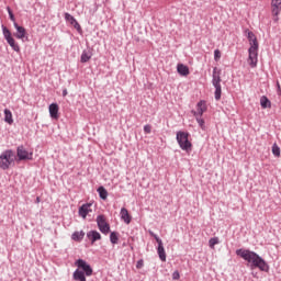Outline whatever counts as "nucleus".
Here are the masks:
<instances>
[{
	"label": "nucleus",
	"instance_id": "obj_1",
	"mask_svg": "<svg viewBox=\"0 0 281 281\" xmlns=\"http://www.w3.org/2000/svg\"><path fill=\"white\" fill-rule=\"evenodd\" d=\"M236 254L240 258L246 260V262H249L251 267H255L260 271H269V265L267 263V261H265V259L259 257L258 254L247 249H237Z\"/></svg>",
	"mask_w": 281,
	"mask_h": 281
},
{
	"label": "nucleus",
	"instance_id": "obj_2",
	"mask_svg": "<svg viewBox=\"0 0 281 281\" xmlns=\"http://www.w3.org/2000/svg\"><path fill=\"white\" fill-rule=\"evenodd\" d=\"M76 267H78V269L72 274L74 280L87 281V277L93 276V268H91L87 261L79 259L76 261Z\"/></svg>",
	"mask_w": 281,
	"mask_h": 281
},
{
	"label": "nucleus",
	"instance_id": "obj_3",
	"mask_svg": "<svg viewBox=\"0 0 281 281\" xmlns=\"http://www.w3.org/2000/svg\"><path fill=\"white\" fill-rule=\"evenodd\" d=\"M14 161H16V155L12 149L4 150L0 155V168L2 170H8L11 166H14Z\"/></svg>",
	"mask_w": 281,
	"mask_h": 281
},
{
	"label": "nucleus",
	"instance_id": "obj_4",
	"mask_svg": "<svg viewBox=\"0 0 281 281\" xmlns=\"http://www.w3.org/2000/svg\"><path fill=\"white\" fill-rule=\"evenodd\" d=\"M176 139L181 150H186V153L192 150V142H190V134L188 132H177Z\"/></svg>",
	"mask_w": 281,
	"mask_h": 281
},
{
	"label": "nucleus",
	"instance_id": "obj_5",
	"mask_svg": "<svg viewBox=\"0 0 281 281\" xmlns=\"http://www.w3.org/2000/svg\"><path fill=\"white\" fill-rule=\"evenodd\" d=\"M2 34L7 43H9L10 47L13 48V52H16V53L21 52V46H19L14 37H12V32H10L8 27L2 26Z\"/></svg>",
	"mask_w": 281,
	"mask_h": 281
},
{
	"label": "nucleus",
	"instance_id": "obj_6",
	"mask_svg": "<svg viewBox=\"0 0 281 281\" xmlns=\"http://www.w3.org/2000/svg\"><path fill=\"white\" fill-rule=\"evenodd\" d=\"M18 161H31L34 157V153L29 151L23 146H19L16 149Z\"/></svg>",
	"mask_w": 281,
	"mask_h": 281
},
{
	"label": "nucleus",
	"instance_id": "obj_7",
	"mask_svg": "<svg viewBox=\"0 0 281 281\" xmlns=\"http://www.w3.org/2000/svg\"><path fill=\"white\" fill-rule=\"evenodd\" d=\"M249 57H248V65L252 68L257 67L258 65V46H250L248 49Z\"/></svg>",
	"mask_w": 281,
	"mask_h": 281
},
{
	"label": "nucleus",
	"instance_id": "obj_8",
	"mask_svg": "<svg viewBox=\"0 0 281 281\" xmlns=\"http://www.w3.org/2000/svg\"><path fill=\"white\" fill-rule=\"evenodd\" d=\"M97 225L101 234H109V232H111V226L109 225V222H106L104 215H99L97 217Z\"/></svg>",
	"mask_w": 281,
	"mask_h": 281
},
{
	"label": "nucleus",
	"instance_id": "obj_9",
	"mask_svg": "<svg viewBox=\"0 0 281 281\" xmlns=\"http://www.w3.org/2000/svg\"><path fill=\"white\" fill-rule=\"evenodd\" d=\"M280 12H281V0H271V14L276 23L280 21V18H279Z\"/></svg>",
	"mask_w": 281,
	"mask_h": 281
},
{
	"label": "nucleus",
	"instance_id": "obj_10",
	"mask_svg": "<svg viewBox=\"0 0 281 281\" xmlns=\"http://www.w3.org/2000/svg\"><path fill=\"white\" fill-rule=\"evenodd\" d=\"M149 234L155 238L156 243H158L157 251L160 260L166 262V249L164 248V241H161V239L155 233L149 232Z\"/></svg>",
	"mask_w": 281,
	"mask_h": 281
},
{
	"label": "nucleus",
	"instance_id": "obj_11",
	"mask_svg": "<svg viewBox=\"0 0 281 281\" xmlns=\"http://www.w3.org/2000/svg\"><path fill=\"white\" fill-rule=\"evenodd\" d=\"M207 111V103L205 101H200L196 104V111H192L193 116H203V113Z\"/></svg>",
	"mask_w": 281,
	"mask_h": 281
},
{
	"label": "nucleus",
	"instance_id": "obj_12",
	"mask_svg": "<svg viewBox=\"0 0 281 281\" xmlns=\"http://www.w3.org/2000/svg\"><path fill=\"white\" fill-rule=\"evenodd\" d=\"M65 19L68 23H70V25L75 27V30H77V32H80V33L82 32V27L80 26V23H78L76 18H74V15L69 13H65Z\"/></svg>",
	"mask_w": 281,
	"mask_h": 281
},
{
	"label": "nucleus",
	"instance_id": "obj_13",
	"mask_svg": "<svg viewBox=\"0 0 281 281\" xmlns=\"http://www.w3.org/2000/svg\"><path fill=\"white\" fill-rule=\"evenodd\" d=\"M14 27L16 30V33L14 34L15 38L23 41V38H25V34H27V31H25V27L20 26L16 22H14Z\"/></svg>",
	"mask_w": 281,
	"mask_h": 281
},
{
	"label": "nucleus",
	"instance_id": "obj_14",
	"mask_svg": "<svg viewBox=\"0 0 281 281\" xmlns=\"http://www.w3.org/2000/svg\"><path fill=\"white\" fill-rule=\"evenodd\" d=\"M177 71L180 76H184V77L190 76V68L183 64L177 65Z\"/></svg>",
	"mask_w": 281,
	"mask_h": 281
},
{
	"label": "nucleus",
	"instance_id": "obj_15",
	"mask_svg": "<svg viewBox=\"0 0 281 281\" xmlns=\"http://www.w3.org/2000/svg\"><path fill=\"white\" fill-rule=\"evenodd\" d=\"M48 111H49V115L53 120H58V111H59V108L56 103H52L49 106H48Z\"/></svg>",
	"mask_w": 281,
	"mask_h": 281
},
{
	"label": "nucleus",
	"instance_id": "obj_16",
	"mask_svg": "<svg viewBox=\"0 0 281 281\" xmlns=\"http://www.w3.org/2000/svg\"><path fill=\"white\" fill-rule=\"evenodd\" d=\"M87 236L91 243H95V240H102V235L98 231H90L87 233Z\"/></svg>",
	"mask_w": 281,
	"mask_h": 281
},
{
	"label": "nucleus",
	"instance_id": "obj_17",
	"mask_svg": "<svg viewBox=\"0 0 281 281\" xmlns=\"http://www.w3.org/2000/svg\"><path fill=\"white\" fill-rule=\"evenodd\" d=\"M89 212H91V203L83 204L79 209V216H81V218H87V214H89Z\"/></svg>",
	"mask_w": 281,
	"mask_h": 281
},
{
	"label": "nucleus",
	"instance_id": "obj_18",
	"mask_svg": "<svg viewBox=\"0 0 281 281\" xmlns=\"http://www.w3.org/2000/svg\"><path fill=\"white\" fill-rule=\"evenodd\" d=\"M121 218L122 221H124V223H126V225L131 224L132 217L127 209L125 207L121 209Z\"/></svg>",
	"mask_w": 281,
	"mask_h": 281
},
{
	"label": "nucleus",
	"instance_id": "obj_19",
	"mask_svg": "<svg viewBox=\"0 0 281 281\" xmlns=\"http://www.w3.org/2000/svg\"><path fill=\"white\" fill-rule=\"evenodd\" d=\"M248 41L250 47H258V38L256 37V34L254 32L248 31Z\"/></svg>",
	"mask_w": 281,
	"mask_h": 281
},
{
	"label": "nucleus",
	"instance_id": "obj_20",
	"mask_svg": "<svg viewBox=\"0 0 281 281\" xmlns=\"http://www.w3.org/2000/svg\"><path fill=\"white\" fill-rule=\"evenodd\" d=\"M93 56L91 50H83L80 57V63H89Z\"/></svg>",
	"mask_w": 281,
	"mask_h": 281
},
{
	"label": "nucleus",
	"instance_id": "obj_21",
	"mask_svg": "<svg viewBox=\"0 0 281 281\" xmlns=\"http://www.w3.org/2000/svg\"><path fill=\"white\" fill-rule=\"evenodd\" d=\"M213 87H221V74L216 72V68L213 70Z\"/></svg>",
	"mask_w": 281,
	"mask_h": 281
},
{
	"label": "nucleus",
	"instance_id": "obj_22",
	"mask_svg": "<svg viewBox=\"0 0 281 281\" xmlns=\"http://www.w3.org/2000/svg\"><path fill=\"white\" fill-rule=\"evenodd\" d=\"M4 122L10 125L14 124V119H12V111L9 109L4 110Z\"/></svg>",
	"mask_w": 281,
	"mask_h": 281
},
{
	"label": "nucleus",
	"instance_id": "obj_23",
	"mask_svg": "<svg viewBox=\"0 0 281 281\" xmlns=\"http://www.w3.org/2000/svg\"><path fill=\"white\" fill-rule=\"evenodd\" d=\"M260 104H261V108L263 109H271V101L269 100V98L265 95L260 98Z\"/></svg>",
	"mask_w": 281,
	"mask_h": 281
},
{
	"label": "nucleus",
	"instance_id": "obj_24",
	"mask_svg": "<svg viewBox=\"0 0 281 281\" xmlns=\"http://www.w3.org/2000/svg\"><path fill=\"white\" fill-rule=\"evenodd\" d=\"M98 192H99L100 199H102L103 201H106L109 196V192L106 191V189H104V187H99Z\"/></svg>",
	"mask_w": 281,
	"mask_h": 281
},
{
	"label": "nucleus",
	"instance_id": "obj_25",
	"mask_svg": "<svg viewBox=\"0 0 281 281\" xmlns=\"http://www.w3.org/2000/svg\"><path fill=\"white\" fill-rule=\"evenodd\" d=\"M119 240H120V235L115 232H112L110 234V241L112 243V245H117Z\"/></svg>",
	"mask_w": 281,
	"mask_h": 281
},
{
	"label": "nucleus",
	"instance_id": "obj_26",
	"mask_svg": "<svg viewBox=\"0 0 281 281\" xmlns=\"http://www.w3.org/2000/svg\"><path fill=\"white\" fill-rule=\"evenodd\" d=\"M72 240H82V238H85V232L80 231V232H75L72 234Z\"/></svg>",
	"mask_w": 281,
	"mask_h": 281
},
{
	"label": "nucleus",
	"instance_id": "obj_27",
	"mask_svg": "<svg viewBox=\"0 0 281 281\" xmlns=\"http://www.w3.org/2000/svg\"><path fill=\"white\" fill-rule=\"evenodd\" d=\"M200 128H202V131H205V120H203V116H194Z\"/></svg>",
	"mask_w": 281,
	"mask_h": 281
},
{
	"label": "nucleus",
	"instance_id": "obj_28",
	"mask_svg": "<svg viewBox=\"0 0 281 281\" xmlns=\"http://www.w3.org/2000/svg\"><path fill=\"white\" fill-rule=\"evenodd\" d=\"M218 243H221L218 237H213L209 240V246L211 247V249H214V246L218 245Z\"/></svg>",
	"mask_w": 281,
	"mask_h": 281
},
{
	"label": "nucleus",
	"instance_id": "obj_29",
	"mask_svg": "<svg viewBox=\"0 0 281 281\" xmlns=\"http://www.w3.org/2000/svg\"><path fill=\"white\" fill-rule=\"evenodd\" d=\"M272 154L274 157H280V146H278L276 143L272 145Z\"/></svg>",
	"mask_w": 281,
	"mask_h": 281
},
{
	"label": "nucleus",
	"instance_id": "obj_30",
	"mask_svg": "<svg viewBox=\"0 0 281 281\" xmlns=\"http://www.w3.org/2000/svg\"><path fill=\"white\" fill-rule=\"evenodd\" d=\"M222 89L221 86H215V100H221Z\"/></svg>",
	"mask_w": 281,
	"mask_h": 281
},
{
	"label": "nucleus",
	"instance_id": "obj_31",
	"mask_svg": "<svg viewBox=\"0 0 281 281\" xmlns=\"http://www.w3.org/2000/svg\"><path fill=\"white\" fill-rule=\"evenodd\" d=\"M214 60L216 61L221 60V50L218 49L214 50Z\"/></svg>",
	"mask_w": 281,
	"mask_h": 281
},
{
	"label": "nucleus",
	"instance_id": "obj_32",
	"mask_svg": "<svg viewBox=\"0 0 281 281\" xmlns=\"http://www.w3.org/2000/svg\"><path fill=\"white\" fill-rule=\"evenodd\" d=\"M151 131H153V126H150V125H148V124L144 126V132H145L147 135L150 134Z\"/></svg>",
	"mask_w": 281,
	"mask_h": 281
},
{
	"label": "nucleus",
	"instance_id": "obj_33",
	"mask_svg": "<svg viewBox=\"0 0 281 281\" xmlns=\"http://www.w3.org/2000/svg\"><path fill=\"white\" fill-rule=\"evenodd\" d=\"M179 278H181V274H179V271H175L173 273H172V280H179Z\"/></svg>",
	"mask_w": 281,
	"mask_h": 281
},
{
	"label": "nucleus",
	"instance_id": "obj_34",
	"mask_svg": "<svg viewBox=\"0 0 281 281\" xmlns=\"http://www.w3.org/2000/svg\"><path fill=\"white\" fill-rule=\"evenodd\" d=\"M8 13H9L10 20L13 21V23H14V21H15L14 13H12V10L10 8H8Z\"/></svg>",
	"mask_w": 281,
	"mask_h": 281
},
{
	"label": "nucleus",
	"instance_id": "obj_35",
	"mask_svg": "<svg viewBox=\"0 0 281 281\" xmlns=\"http://www.w3.org/2000/svg\"><path fill=\"white\" fill-rule=\"evenodd\" d=\"M142 267H144V260H138L136 263V269H142Z\"/></svg>",
	"mask_w": 281,
	"mask_h": 281
},
{
	"label": "nucleus",
	"instance_id": "obj_36",
	"mask_svg": "<svg viewBox=\"0 0 281 281\" xmlns=\"http://www.w3.org/2000/svg\"><path fill=\"white\" fill-rule=\"evenodd\" d=\"M277 87H278V94L281 95V87H280V82H277Z\"/></svg>",
	"mask_w": 281,
	"mask_h": 281
},
{
	"label": "nucleus",
	"instance_id": "obj_37",
	"mask_svg": "<svg viewBox=\"0 0 281 281\" xmlns=\"http://www.w3.org/2000/svg\"><path fill=\"white\" fill-rule=\"evenodd\" d=\"M36 203H41V198H36Z\"/></svg>",
	"mask_w": 281,
	"mask_h": 281
},
{
	"label": "nucleus",
	"instance_id": "obj_38",
	"mask_svg": "<svg viewBox=\"0 0 281 281\" xmlns=\"http://www.w3.org/2000/svg\"><path fill=\"white\" fill-rule=\"evenodd\" d=\"M63 95H67V90H65V91L63 92Z\"/></svg>",
	"mask_w": 281,
	"mask_h": 281
}]
</instances>
